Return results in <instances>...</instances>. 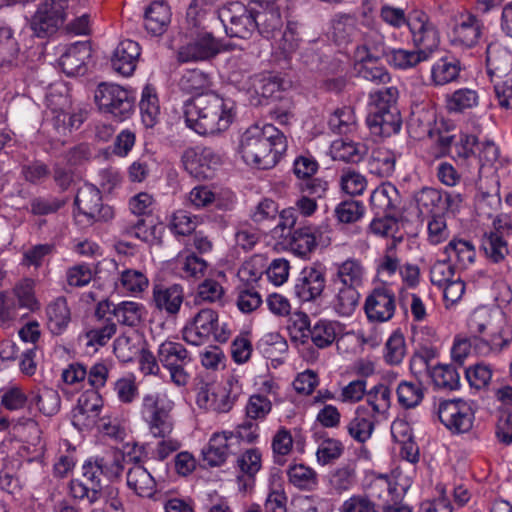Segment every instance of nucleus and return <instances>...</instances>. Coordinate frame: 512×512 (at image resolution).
<instances>
[{
	"label": "nucleus",
	"mask_w": 512,
	"mask_h": 512,
	"mask_svg": "<svg viewBox=\"0 0 512 512\" xmlns=\"http://www.w3.org/2000/svg\"><path fill=\"white\" fill-rule=\"evenodd\" d=\"M466 328L468 336H455L451 348L452 359L459 364H463L471 351L482 357H496L512 343V332L503 316L486 306L470 313Z\"/></svg>",
	"instance_id": "obj_1"
},
{
	"label": "nucleus",
	"mask_w": 512,
	"mask_h": 512,
	"mask_svg": "<svg viewBox=\"0 0 512 512\" xmlns=\"http://www.w3.org/2000/svg\"><path fill=\"white\" fill-rule=\"evenodd\" d=\"M174 407V401L164 391L144 394L139 408L140 418L146 424L149 433L155 438L162 439L154 450V456L161 461L181 447L178 439L170 437L174 429L171 415Z\"/></svg>",
	"instance_id": "obj_2"
},
{
	"label": "nucleus",
	"mask_w": 512,
	"mask_h": 512,
	"mask_svg": "<svg viewBox=\"0 0 512 512\" xmlns=\"http://www.w3.org/2000/svg\"><path fill=\"white\" fill-rule=\"evenodd\" d=\"M234 103L216 93L199 95L185 103L184 115L189 128L199 135H215L229 128Z\"/></svg>",
	"instance_id": "obj_3"
},
{
	"label": "nucleus",
	"mask_w": 512,
	"mask_h": 512,
	"mask_svg": "<svg viewBox=\"0 0 512 512\" xmlns=\"http://www.w3.org/2000/svg\"><path fill=\"white\" fill-rule=\"evenodd\" d=\"M286 150V137L272 124L249 127L239 145L244 162L259 169L274 167Z\"/></svg>",
	"instance_id": "obj_4"
},
{
	"label": "nucleus",
	"mask_w": 512,
	"mask_h": 512,
	"mask_svg": "<svg viewBox=\"0 0 512 512\" xmlns=\"http://www.w3.org/2000/svg\"><path fill=\"white\" fill-rule=\"evenodd\" d=\"M398 95L394 86L370 92L366 122L375 134L390 136L400 131L402 121L397 107Z\"/></svg>",
	"instance_id": "obj_5"
},
{
	"label": "nucleus",
	"mask_w": 512,
	"mask_h": 512,
	"mask_svg": "<svg viewBox=\"0 0 512 512\" xmlns=\"http://www.w3.org/2000/svg\"><path fill=\"white\" fill-rule=\"evenodd\" d=\"M181 333L187 344L202 346L211 341H228L232 330L227 322L219 320L215 310L203 308L185 322Z\"/></svg>",
	"instance_id": "obj_6"
},
{
	"label": "nucleus",
	"mask_w": 512,
	"mask_h": 512,
	"mask_svg": "<svg viewBox=\"0 0 512 512\" xmlns=\"http://www.w3.org/2000/svg\"><path fill=\"white\" fill-rule=\"evenodd\" d=\"M94 101L98 110L117 122H124L134 113L135 97L125 87L112 83L98 84L94 92Z\"/></svg>",
	"instance_id": "obj_7"
},
{
	"label": "nucleus",
	"mask_w": 512,
	"mask_h": 512,
	"mask_svg": "<svg viewBox=\"0 0 512 512\" xmlns=\"http://www.w3.org/2000/svg\"><path fill=\"white\" fill-rule=\"evenodd\" d=\"M157 355L159 362L168 370L170 381L177 387H185L190 380L185 367L191 363L192 358L184 345L166 340L159 345Z\"/></svg>",
	"instance_id": "obj_8"
},
{
	"label": "nucleus",
	"mask_w": 512,
	"mask_h": 512,
	"mask_svg": "<svg viewBox=\"0 0 512 512\" xmlns=\"http://www.w3.org/2000/svg\"><path fill=\"white\" fill-rule=\"evenodd\" d=\"M64 85H57L47 94V106L52 114V121L58 132L78 128L84 121L82 112L71 111V101Z\"/></svg>",
	"instance_id": "obj_9"
},
{
	"label": "nucleus",
	"mask_w": 512,
	"mask_h": 512,
	"mask_svg": "<svg viewBox=\"0 0 512 512\" xmlns=\"http://www.w3.org/2000/svg\"><path fill=\"white\" fill-rule=\"evenodd\" d=\"M241 392L239 380L236 377H229L226 386L201 387L197 393L196 403L202 409L226 413L232 409Z\"/></svg>",
	"instance_id": "obj_10"
},
{
	"label": "nucleus",
	"mask_w": 512,
	"mask_h": 512,
	"mask_svg": "<svg viewBox=\"0 0 512 512\" xmlns=\"http://www.w3.org/2000/svg\"><path fill=\"white\" fill-rule=\"evenodd\" d=\"M441 423L452 433H466L473 427L475 410L471 401L445 400L438 406Z\"/></svg>",
	"instance_id": "obj_11"
},
{
	"label": "nucleus",
	"mask_w": 512,
	"mask_h": 512,
	"mask_svg": "<svg viewBox=\"0 0 512 512\" xmlns=\"http://www.w3.org/2000/svg\"><path fill=\"white\" fill-rule=\"evenodd\" d=\"M219 19L230 37L247 39L255 32L252 7L241 2H231L219 10Z\"/></svg>",
	"instance_id": "obj_12"
},
{
	"label": "nucleus",
	"mask_w": 512,
	"mask_h": 512,
	"mask_svg": "<svg viewBox=\"0 0 512 512\" xmlns=\"http://www.w3.org/2000/svg\"><path fill=\"white\" fill-rule=\"evenodd\" d=\"M331 243L327 225H308L295 229L289 239V250L297 257L308 260L318 246Z\"/></svg>",
	"instance_id": "obj_13"
},
{
	"label": "nucleus",
	"mask_w": 512,
	"mask_h": 512,
	"mask_svg": "<svg viewBox=\"0 0 512 512\" xmlns=\"http://www.w3.org/2000/svg\"><path fill=\"white\" fill-rule=\"evenodd\" d=\"M396 311V296L391 287L386 284L375 286L366 296L364 312L373 323L390 321Z\"/></svg>",
	"instance_id": "obj_14"
},
{
	"label": "nucleus",
	"mask_w": 512,
	"mask_h": 512,
	"mask_svg": "<svg viewBox=\"0 0 512 512\" xmlns=\"http://www.w3.org/2000/svg\"><path fill=\"white\" fill-rule=\"evenodd\" d=\"M69 0H46L31 20V28L38 37L53 34L63 25Z\"/></svg>",
	"instance_id": "obj_15"
},
{
	"label": "nucleus",
	"mask_w": 512,
	"mask_h": 512,
	"mask_svg": "<svg viewBox=\"0 0 512 512\" xmlns=\"http://www.w3.org/2000/svg\"><path fill=\"white\" fill-rule=\"evenodd\" d=\"M185 170L199 179L211 178L222 164L221 155L211 148H188L182 155Z\"/></svg>",
	"instance_id": "obj_16"
},
{
	"label": "nucleus",
	"mask_w": 512,
	"mask_h": 512,
	"mask_svg": "<svg viewBox=\"0 0 512 512\" xmlns=\"http://www.w3.org/2000/svg\"><path fill=\"white\" fill-rule=\"evenodd\" d=\"M75 205L78 210L76 217L83 216L88 222L108 220L113 216L112 209L103 206L101 193L92 184H84L78 189Z\"/></svg>",
	"instance_id": "obj_17"
},
{
	"label": "nucleus",
	"mask_w": 512,
	"mask_h": 512,
	"mask_svg": "<svg viewBox=\"0 0 512 512\" xmlns=\"http://www.w3.org/2000/svg\"><path fill=\"white\" fill-rule=\"evenodd\" d=\"M122 469V455L113 452L103 457H95L86 460L82 466V473L83 476L93 484V487L100 490L101 476H105L109 479L116 478L120 475Z\"/></svg>",
	"instance_id": "obj_18"
},
{
	"label": "nucleus",
	"mask_w": 512,
	"mask_h": 512,
	"mask_svg": "<svg viewBox=\"0 0 512 512\" xmlns=\"http://www.w3.org/2000/svg\"><path fill=\"white\" fill-rule=\"evenodd\" d=\"M408 27L414 45L420 51H427L430 57L438 48L440 38L435 26L429 22L427 15L423 12H414L408 17Z\"/></svg>",
	"instance_id": "obj_19"
},
{
	"label": "nucleus",
	"mask_w": 512,
	"mask_h": 512,
	"mask_svg": "<svg viewBox=\"0 0 512 512\" xmlns=\"http://www.w3.org/2000/svg\"><path fill=\"white\" fill-rule=\"evenodd\" d=\"M103 400L97 391H87L79 399L72 412V423L80 430L95 427L100 420Z\"/></svg>",
	"instance_id": "obj_20"
},
{
	"label": "nucleus",
	"mask_w": 512,
	"mask_h": 512,
	"mask_svg": "<svg viewBox=\"0 0 512 512\" xmlns=\"http://www.w3.org/2000/svg\"><path fill=\"white\" fill-rule=\"evenodd\" d=\"M364 25L368 31L363 34L362 44L355 49V62H377L385 57L389 50L385 45V37L372 20L368 19Z\"/></svg>",
	"instance_id": "obj_21"
},
{
	"label": "nucleus",
	"mask_w": 512,
	"mask_h": 512,
	"mask_svg": "<svg viewBox=\"0 0 512 512\" xmlns=\"http://www.w3.org/2000/svg\"><path fill=\"white\" fill-rule=\"evenodd\" d=\"M237 449L232 431L214 432L202 450L203 460L211 467L221 466Z\"/></svg>",
	"instance_id": "obj_22"
},
{
	"label": "nucleus",
	"mask_w": 512,
	"mask_h": 512,
	"mask_svg": "<svg viewBox=\"0 0 512 512\" xmlns=\"http://www.w3.org/2000/svg\"><path fill=\"white\" fill-rule=\"evenodd\" d=\"M325 285L326 277L322 270L306 267L297 277L293 292L301 302H311L322 295Z\"/></svg>",
	"instance_id": "obj_23"
},
{
	"label": "nucleus",
	"mask_w": 512,
	"mask_h": 512,
	"mask_svg": "<svg viewBox=\"0 0 512 512\" xmlns=\"http://www.w3.org/2000/svg\"><path fill=\"white\" fill-rule=\"evenodd\" d=\"M168 268L182 279H199L205 276L208 263L194 252L184 249L168 262Z\"/></svg>",
	"instance_id": "obj_24"
},
{
	"label": "nucleus",
	"mask_w": 512,
	"mask_h": 512,
	"mask_svg": "<svg viewBox=\"0 0 512 512\" xmlns=\"http://www.w3.org/2000/svg\"><path fill=\"white\" fill-rule=\"evenodd\" d=\"M140 55L141 48L137 42L130 39L122 40L111 57L114 71L125 77L131 76L137 67Z\"/></svg>",
	"instance_id": "obj_25"
},
{
	"label": "nucleus",
	"mask_w": 512,
	"mask_h": 512,
	"mask_svg": "<svg viewBox=\"0 0 512 512\" xmlns=\"http://www.w3.org/2000/svg\"><path fill=\"white\" fill-rule=\"evenodd\" d=\"M482 34V22L472 14L461 15L451 33V43L456 47L471 48Z\"/></svg>",
	"instance_id": "obj_26"
},
{
	"label": "nucleus",
	"mask_w": 512,
	"mask_h": 512,
	"mask_svg": "<svg viewBox=\"0 0 512 512\" xmlns=\"http://www.w3.org/2000/svg\"><path fill=\"white\" fill-rule=\"evenodd\" d=\"M334 270L331 278L332 284L359 289L365 282L366 268L359 259L351 257L334 263Z\"/></svg>",
	"instance_id": "obj_27"
},
{
	"label": "nucleus",
	"mask_w": 512,
	"mask_h": 512,
	"mask_svg": "<svg viewBox=\"0 0 512 512\" xmlns=\"http://www.w3.org/2000/svg\"><path fill=\"white\" fill-rule=\"evenodd\" d=\"M91 57V47L87 42H75L65 46L59 57V66L68 76L84 73L85 64Z\"/></svg>",
	"instance_id": "obj_28"
},
{
	"label": "nucleus",
	"mask_w": 512,
	"mask_h": 512,
	"mask_svg": "<svg viewBox=\"0 0 512 512\" xmlns=\"http://www.w3.org/2000/svg\"><path fill=\"white\" fill-rule=\"evenodd\" d=\"M219 52V47L211 34L201 33L182 46L178 51V59L181 62L203 61L215 56Z\"/></svg>",
	"instance_id": "obj_29"
},
{
	"label": "nucleus",
	"mask_w": 512,
	"mask_h": 512,
	"mask_svg": "<svg viewBox=\"0 0 512 512\" xmlns=\"http://www.w3.org/2000/svg\"><path fill=\"white\" fill-rule=\"evenodd\" d=\"M184 291L182 286L173 284L169 286L155 285L152 291V302L161 312L176 315L182 306Z\"/></svg>",
	"instance_id": "obj_30"
},
{
	"label": "nucleus",
	"mask_w": 512,
	"mask_h": 512,
	"mask_svg": "<svg viewBox=\"0 0 512 512\" xmlns=\"http://www.w3.org/2000/svg\"><path fill=\"white\" fill-rule=\"evenodd\" d=\"M486 68L491 81L501 79L512 71V52L498 42L486 49Z\"/></svg>",
	"instance_id": "obj_31"
},
{
	"label": "nucleus",
	"mask_w": 512,
	"mask_h": 512,
	"mask_svg": "<svg viewBox=\"0 0 512 512\" xmlns=\"http://www.w3.org/2000/svg\"><path fill=\"white\" fill-rule=\"evenodd\" d=\"M376 417L368 409L367 405H358L353 417L346 425L348 435L359 443L368 441L374 432Z\"/></svg>",
	"instance_id": "obj_32"
},
{
	"label": "nucleus",
	"mask_w": 512,
	"mask_h": 512,
	"mask_svg": "<svg viewBox=\"0 0 512 512\" xmlns=\"http://www.w3.org/2000/svg\"><path fill=\"white\" fill-rule=\"evenodd\" d=\"M255 30L266 38L274 35V33L282 26V18L279 7L276 3H255L252 7Z\"/></svg>",
	"instance_id": "obj_33"
},
{
	"label": "nucleus",
	"mask_w": 512,
	"mask_h": 512,
	"mask_svg": "<svg viewBox=\"0 0 512 512\" xmlns=\"http://www.w3.org/2000/svg\"><path fill=\"white\" fill-rule=\"evenodd\" d=\"M331 307L341 317H350L356 311L360 293L357 288L332 284Z\"/></svg>",
	"instance_id": "obj_34"
},
{
	"label": "nucleus",
	"mask_w": 512,
	"mask_h": 512,
	"mask_svg": "<svg viewBox=\"0 0 512 512\" xmlns=\"http://www.w3.org/2000/svg\"><path fill=\"white\" fill-rule=\"evenodd\" d=\"M170 22L171 10L164 1H154L146 8L144 13V27L151 35H162Z\"/></svg>",
	"instance_id": "obj_35"
},
{
	"label": "nucleus",
	"mask_w": 512,
	"mask_h": 512,
	"mask_svg": "<svg viewBox=\"0 0 512 512\" xmlns=\"http://www.w3.org/2000/svg\"><path fill=\"white\" fill-rule=\"evenodd\" d=\"M506 232L494 226V231L485 233L481 240V248L485 257L494 264L505 261L510 253L507 241L504 239Z\"/></svg>",
	"instance_id": "obj_36"
},
{
	"label": "nucleus",
	"mask_w": 512,
	"mask_h": 512,
	"mask_svg": "<svg viewBox=\"0 0 512 512\" xmlns=\"http://www.w3.org/2000/svg\"><path fill=\"white\" fill-rule=\"evenodd\" d=\"M460 61L453 57H441L430 69V81L434 86H445L458 80L461 72Z\"/></svg>",
	"instance_id": "obj_37"
},
{
	"label": "nucleus",
	"mask_w": 512,
	"mask_h": 512,
	"mask_svg": "<svg viewBox=\"0 0 512 512\" xmlns=\"http://www.w3.org/2000/svg\"><path fill=\"white\" fill-rule=\"evenodd\" d=\"M370 203L377 214L391 215L400 203V195L393 184L385 182L373 190Z\"/></svg>",
	"instance_id": "obj_38"
},
{
	"label": "nucleus",
	"mask_w": 512,
	"mask_h": 512,
	"mask_svg": "<svg viewBox=\"0 0 512 512\" xmlns=\"http://www.w3.org/2000/svg\"><path fill=\"white\" fill-rule=\"evenodd\" d=\"M148 286L149 279L147 275L143 271L133 268L120 270L115 281L116 289L123 294L135 297L143 293Z\"/></svg>",
	"instance_id": "obj_39"
},
{
	"label": "nucleus",
	"mask_w": 512,
	"mask_h": 512,
	"mask_svg": "<svg viewBox=\"0 0 512 512\" xmlns=\"http://www.w3.org/2000/svg\"><path fill=\"white\" fill-rule=\"evenodd\" d=\"M127 486L140 497L151 498L156 492V481L151 473L141 465H134L126 475Z\"/></svg>",
	"instance_id": "obj_40"
},
{
	"label": "nucleus",
	"mask_w": 512,
	"mask_h": 512,
	"mask_svg": "<svg viewBox=\"0 0 512 512\" xmlns=\"http://www.w3.org/2000/svg\"><path fill=\"white\" fill-rule=\"evenodd\" d=\"M444 253L450 262L455 263L460 268H466L474 263L476 258V249L474 244L465 239H452L444 248Z\"/></svg>",
	"instance_id": "obj_41"
},
{
	"label": "nucleus",
	"mask_w": 512,
	"mask_h": 512,
	"mask_svg": "<svg viewBox=\"0 0 512 512\" xmlns=\"http://www.w3.org/2000/svg\"><path fill=\"white\" fill-rule=\"evenodd\" d=\"M288 481L303 491H314L319 484L317 472L304 463L290 464L287 469Z\"/></svg>",
	"instance_id": "obj_42"
},
{
	"label": "nucleus",
	"mask_w": 512,
	"mask_h": 512,
	"mask_svg": "<svg viewBox=\"0 0 512 512\" xmlns=\"http://www.w3.org/2000/svg\"><path fill=\"white\" fill-rule=\"evenodd\" d=\"M386 60L392 67L398 70H408L416 67L419 63L429 59L427 51L408 50L403 48L389 49Z\"/></svg>",
	"instance_id": "obj_43"
},
{
	"label": "nucleus",
	"mask_w": 512,
	"mask_h": 512,
	"mask_svg": "<svg viewBox=\"0 0 512 512\" xmlns=\"http://www.w3.org/2000/svg\"><path fill=\"white\" fill-rule=\"evenodd\" d=\"M139 109L142 123L147 128L154 127L160 117V105L155 88L146 85L141 93Z\"/></svg>",
	"instance_id": "obj_44"
},
{
	"label": "nucleus",
	"mask_w": 512,
	"mask_h": 512,
	"mask_svg": "<svg viewBox=\"0 0 512 512\" xmlns=\"http://www.w3.org/2000/svg\"><path fill=\"white\" fill-rule=\"evenodd\" d=\"M48 327L54 334H60L66 329L70 322V309L67 301L59 297L52 301L46 308Z\"/></svg>",
	"instance_id": "obj_45"
},
{
	"label": "nucleus",
	"mask_w": 512,
	"mask_h": 512,
	"mask_svg": "<svg viewBox=\"0 0 512 512\" xmlns=\"http://www.w3.org/2000/svg\"><path fill=\"white\" fill-rule=\"evenodd\" d=\"M365 145L345 139H337L330 146V153L334 160L358 163L366 154Z\"/></svg>",
	"instance_id": "obj_46"
},
{
	"label": "nucleus",
	"mask_w": 512,
	"mask_h": 512,
	"mask_svg": "<svg viewBox=\"0 0 512 512\" xmlns=\"http://www.w3.org/2000/svg\"><path fill=\"white\" fill-rule=\"evenodd\" d=\"M446 109L451 113H463L479 104V94L470 88H460L446 95Z\"/></svg>",
	"instance_id": "obj_47"
},
{
	"label": "nucleus",
	"mask_w": 512,
	"mask_h": 512,
	"mask_svg": "<svg viewBox=\"0 0 512 512\" xmlns=\"http://www.w3.org/2000/svg\"><path fill=\"white\" fill-rule=\"evenodd\" d=\"M30 403L35 405L43 415L53 416L60 410L61 398L55 389L44 387L31 393Z\"/></svg>",
	"instance_id": "obj_48"
},
{
	"label": "nucleus",
	"mask_w": 512,
	"mask_h": 512,
	"mask_svg": "<svg viewBox=\"0 0 512 512\" xmlns=\"http://www.w3.org/2000/svg\"><path fill=\"white\" fill-rule=\"evenodd\" d=\"M257 349L267 359L281 360L288 350L287 341L278 332L264 334L257 343Z\"/></svg>",
	"instance_id": "obj_49"
},
{
	"label": "nucleus",
	"mask_w": 512,
	"mask_h": 512,
	"mask_svg": "<svg viewBox=\"0 0 512 512\" xmlns=\"http://www.w3.org/2000/svg\"><path fill=\"white\" fill-rule=\"evenodd\" d=\"M112 314L120 324L133 327L141 322L145 307L139 302L122 301L114 305Z\"/></svg>",
	"instance_id": "obj_50"
},
{
	"label": "nucleus",
	"mask_w": 512,
	"mask_h": 512,
	"mask_svg": "<svg viewBox=\"0 0 512 512\" xmlns=\"http://www.w3.org/2000/svg\"><path fill=\"white\" fill-rule=\"evenodd\" d=\"M436 490L438 494L449 502L460 508L469 503L472 497V491L467 483L462 480L454 481L451 485L437 484Z\"/></svg>",
	"instance_id": "obj_51"
},
{
	"label": "nucleus",
	"mask_w": 512,
	"mask_h": 512,
	"mask_svg": "<svg viewBox=\"0 0 512 512\" xmlns=\"http://www.w3.org/2000/svg\"><path fill=\"white\" fill-rule=\"evenodd\" d=\"M430 379L437 388L454 390L460 386V376L457 369L449 364L433 366Z\"/></svg>",
	"instance_id": "obj_52"
},
{
	"label": "nucleus",
	"mask_w": 512,
	"mask_h": 512,
	"mask_svg": "<svg viewBox=\"0 0 512 512\" xmlns=\"http://www.w3.org/2000/svg\"><path fill=\"white\" fill-rule=\"evenodd\" d=\"M366 403L372 408L374 416L384 415L391 405V390L385 384H377L367 390Z\"/></svg>",
	"instance_id": "obj_53"
},
{
	"label": "nucleus",
	"mask_w": 512,
	"mask_h": 512,
	"mask_svg": "<svg viewBox=\"0 0 512 512\" xmlns=\"http://www.w3.org/2000/svg\"><path fill=\"white\" fill-rule=\"evenodd\" d=\"M332 38L339 45L349 43L357 32V21L351 15H337L332 21Z\"/></svg>",
	"instance_id": "obj_54"
},
{
	"label": "nucleus",
	"mask_w": 512,
	"mask_h": 512,
	"mask_svg": "<svg viewBox=\"0 0 512 512\" xmlns=\"http://www.w3.org/2000/svg\"><path fill=\"white\" fill-rule=\"evenodd\" d=\"M396 155L388 149H378L369 160L370 173L379 177H389L394 173Z\"/></svg>",
	"instance_id": "obj_55"
},
{
	"label": "nucleus",
	"mask_w": 512,
	"mask_h": 512,
	"mask_svg": "<svg viewBox=\"0 0 512 512\" xmlns=\"http://www.w3.org/2000/svg\"><path fill=\"white\" fill-rule=\"evenodd\" d=\"M369 490L373 497L381 499L383 502L391 497L397 498L403 495L400 486L387 475H377L373 477L369 484Z\"/></svg>",
	"instance_id": "obj_56"
},
{
	"label": "nucleus",
	"mask_w": 512,
	"mask_h": 512,
	"mask_svg": "<svg viewBox=\"0 0 512 512\" xmlns=\"http://www.w3.org/2000/svg\"><path fill=\"white\" fill-rule=\"evenodd\" d=\"M330 129L338 134H348L356 130V116L351 107L337 109L329 118Z\"/></svg>",
	"instance_id": "obj_57"
},
{
	"label": "nucleus",
	"mask_w": 512,
	"mask_h": 512,
	"mask_svg": "<svg viewBox=\"0 0 512 512\" xmlns=\"http://www.w3.org/2000/svg\"><path fill=\"white\" fill-rule=\"evenodd\" d=\"M406 355L404 335L400 330H395L387 339L384 347V360L389 365L400 364Z\"/></svg>",
	"instance_id": "obj_58"
},
{
	"label": "nucleus",
	"mask_w": 512,
	"mask_h": 512,
	"mask_svg": "<svg viewBox=\"0 0 512 512\" xmlns=\"http://www.w3.org/2000/svg\"><path fill=\"white\" fill-rule=\"evenodd\" d=\"M0 425L11 427L12 431L20 436H27L33 445L40 443V429L38 423L32 418H20L11 422L1 418Z\"/></svg>",
	"instance_id": "obj_59"
},
{
	"label": "nucleus",
	"mask_w": 512,
	"mask_h": 512,
	"mask_svg": "<svg viewBox=\"0 0 512 512\" xmlns=\"http://www.w3.org/2000/svg\"><path fill=\"white\" fill-rule=\"evenodd\" d=\"M309 333L313 344L323 349L332 345L335 341L337 335L336 324L327 320H319L309 330Z\"/></svg>",
	"instance_id": "obj_60"
},
{
	"label": "nucleus",
	"mask_w": 512,
	"mask_h": 512,
	"mask_svg": "<svg viewBox=\"0 0 512 512\" xmlns=\"http://www.w3.org/2000/svg\"><path fill=\"white\" fill-rule=\"evenodd\" d=\"M367 394V381L362 378L354 379L339 389L337 401L343 404H356Z\"/></svg>",
	"instance_id": "obj_61"
},
{
	"label": "nucleus",
	"mask_w": 512,
	"mask_h": 512,
	"mask_svg": "<svg viewBox=\"0 0 512 512\" xmlns=\"http://www.w3.org/2000/svg\"><path fill=\"white\" fill-rule=\"evenodd\" d=\"M423 396V389L419 383L403 381L398 385V402L405 408L416 407L422 401Z\"/></svg>",
	"instance_id": "obj_62"
},
{
	"label": "nucleus",
	"mask_w": 512,
	"mask_h": 512,
	"mask_svg": "<svg viewBox=\"0 0 512 512\" xmlns=\"http://www.w3.org/2000/svg\"><path fill=\"white\" fill-rule=\"evenodd\" d=\"M271 410V400L260 393L251 395L245 406V414L250 420H264Z\"/></svg>",
	"instance_id": "obj_63"
},
{
	"label": "nucleus",
	"mask_w": 512,
	"mask_h": 512,
	"mask_svg": "<svg viewBox=\"0 0 512 512\" xmlns=\"http://www.w3.org/2000/svg\"><path fill=\"white\" fill-rule=\"evenodd\" d=\"M250 80L249 90L264 99L273 97L281 88L279 80L271 75H255Z\"/></svg>",
	"instance_id": "obj_64"
}]
</instances>
